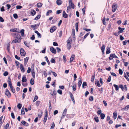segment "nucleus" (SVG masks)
<instances>
[{"label": "nucleus", "instance_id": "1", "mask_svg": "<svg viewBox=\"0 0 129 129\" xmlns=\"http://www.w3.org/2000/svg\"><path fill=\"white\" fill-rule=\"evenodd\" d=\"M20 38H21L20 36H19V37H16L15 40L13 41L12 42V43H16L20 42L21 41Z\"/></svg>", "mask_w": 129, "mask_h": 129}, {"label": "nucleus", "instance_id": "2", "mask_svg": "<svg viewBox=\"0 0 129 129\" xmlns=\"http://www.w3.org/2000/svg\"><path fill=\"white\" fill-rule=\"evenodd\" d=\"M67 48L68 50H70L71 48V43H72V40L69 39L67 41Z\"/></svg>", "mask_w": 129, "mask_h": 129}, {"label": "nucleus", "instance_id": "3", "mask_svg": "<svg viewBox=\"0 0 129 129\" xmlns=\"http://www.w3.org/2000/svg\"><path fill=\"white\" fill-rule=\"evenodd\" d=\"M20 54L22 56H24L25 55V52L24 49L23 48H21L20 50Z\"/></svg>", "mask_w": 129, "mask_h": 129}, {"label": "nucleus", "instance_id": "4", "mask_svg": "<svg viewBox=\"0 0 129 129\" xmlns=\"http://www.w3.org/2000/svg\"><path fill=\"white\" fill-rule=\"evenodd\" d=\"M5 94L9 98L11 97V95L10 93L9 92V90L8 89H6L5 92Z\"/></svg>", "mask_w": 129, "mask_h": 129}, {"label": "nucleus", "instance_id": "5", "mask_svg": "<svg viewBox=\"0 0 129 129\" xmlns=\"http://www.w3.org/2000/svg\"><path fill=\"white\" fill-rule=\"evenodd\" d=\"M50 50L51 52L53 53L56 54V51L55 49H54L53 47H51L50 48Z\"/></svg>", "mask_w": 129, "mask_h": 129}, {"label": "nucleus", "instance_id": "6", "mask_svg": "<svg viewBox=\"0 0 129 129\" xmlns=\"http://www.w3.org/2000/svg\"><path fill=\"white\" fill-rule=\"evenodd\" d=\"M74 4L72 3L69 4V6L68 7V9L74 8Z\"/></svg>", "mask_w": 129, "mask_h": 129}, {"label": "nucleus", "instance_id": "7", "mask_svg": "<svg viewBox=\"0 0 129 129\" xmlns=\"http://www.w3.org/2000/svg\"><path fill=\"white\" fill-rule=\"evenodd\" d=\"M10 31H11L12 32H16L17 33H19V29H17V28H15L14 29H11L10 30Z\"/></svg>", "mask_w": 129, "mask_h": 129}, {"label": "nucleus", "instance_id": "8", "mask_svg": "<svg viewBox=\"0 0 129 129\" xmlns=\"http://www.w3.org/2000/svg\"><path fill=\"white\" fill-rule=\"evenodd\" d=\"M117 5L116 4L113 3V12H115L117 8Z\"/></svg>", "mask_w": 129, "mask_h": 129}, {"label": "nucleus", "instance_id": "9", "mask_svg": "<svg viewBox=\"0 0 129 129\" xmlns=\"http://www.w3.org/2000/svg\"><path fill=\"white\" fill-rule=\"evenodd\" d=\"M118 29L119 30L118 31L120 33H121L123 32V31L125 29V28H121L120 27H118Z\"/></svg>", "mask_w": 129, "mask_h": 129}, {"label": "nucleus", "instance_id": "10", "mask_svg": "<svg viewBox=\"0 0 129 129\" xmlns=\"http://www.w3.org/2000/svg\"><path fill=\"white\" fill-rule=\"evenodd\" d=\"M20 69L21 71L23 73L25 71V70L23 65L22 64H20Z\"/></svg>", "mask_w": 129, "mask_h": 129}, {"label": "nucleus", "instance_id": "11", "mask_svg": "<svg viewBox=\"0 0 129 129\" xmlns=\"http://www.w3.org/2000/svg\"><path fill=\"white\" fill-rule=\"evenodd\" d=\"M56 27L55 26H53L51 27L50 29V32L51 33H52L55 30Z\"/></svg>", "mask_w": 129, "mask_h": 129}, {"label": "nucleus", "instance_id": "12", "mask_svg": "<svg viewBox=\"0 0 129 129\" xmlns=\"http://www.w3.org/2000/svg\"><path fill=\"white\" fill-rule=\"evenodd\" d=\"M79 80L78 82V86L79 87H80L81 84L82 83V81L81 78H79Z\"/></svg>", "mask_w": 129, "mask_h": 129}, {"label": "nucleus", "instance_id": "13", "mask_svg": "<svg viewBox=\"0 0 129 129\" xmlns=\"http://www.w3.org/2000/svg\"><path fill=\"white\" fill-rule=\"evenodd\" d=\"M70 97L72 101H73L74 104H75V102L73 95L71 93L70 94Z\"/></svg>", "mask_w": 129, "mask_h": 129}, {"label": "nucleus", "instance_id": "14", "mask_svg": "<svg viewBox=\"0 0 129 129\" xmlns=\"http://www.w3.org/2000/svg\"><path fill=\"white\" fill-rule=\"evenodd\" d=\"M75 57V56L74 55H72L70 59V62H72L73 61Z\"/></svg>", "mask_w": 129, "mask_h": 129}, {"label": "nucleus", "instance_id": "15", "mask_svg": "<svg viewBox=\"0 0 129 129\" xmlns=\"http://www.w3.org/2000/svg\"><path fill=\"white\" fill-rule=\"evenodd\" d=\"M63 17L64 18H67L68 17V15L64 11H63Z\"/></svg>", "mask_w": 129, "mask_h": 129}, {"label": "nucleus", "instance_id": "16", "mask_svg": "<svg viewBox=\"0 0 129 129\" xmlns=\"http://www.w3.org/2000/svg\"><path fill=\"white\" fill-rule=\"evenodd\" d=\"M28 59L29 57H26L24 59V64L25 65H26Z\"/></svg>", "mask_w": 129, "mask_h": 129}, {"label": "nucleus", "instance_id": "17", "mask_svg": "<svg viewBox=\"0 0 129 129\" xmlns=\"http://www.w3.org/2000/svg\"><path fill=\"white\" fill-rule=\"evenodd\" d=\"M56 3L58 5H59L61 4L62 1L61 0H57L56 1Z\"/></svg>", "mask_w": 129, "mask_h": 129}, {"label": "nucleus", "instance_id": "18", "mask_svg": "<svg viewBox=\"0 0 129 129\" xmlns=\"http://www.w3.org/2000/svg\"><path fill=\"white\" fill-rule=\"evenodd\" d=\"M27 81L26 77L25 76H23L22 77V82H25Z\"/></svg>", "mask_w": 129, "mask_h": 129}, {"label": "nucleus", "instance_id": "19", "mask_svg": "<svg viewBox=\"0 0 129 129\" xmlns=\"http://www.w3.org/2000/svg\"><path fill=\"white\" fill-rule=\"evenodd\" d=\"M73 90V91H75L76 89V85L75 83L73 84L72 86Z\"/></svg>", "mask_w": 129, "mask_h": 129}, {"label": "nucleus", "instance_id": "20", "mask_svg": "<svg viewBox=\"0 0 129 129\" xmlns=\"http://www.w3.org/2000/svg\"><path fill=\"white\" fill-rule=\"evenodd\" d=\"M105 47V45H102L101 48V49L103 53H104V52Z\"/></svg>", "mask_w": 129, "mask_h": 129}, {"label": "nucleus", "instance_id": "21", "mask_svg": "<svg viewBox=\"0 0 129 129\" xmlns=\"http://www.w3.org/2000/svg\"><path fill=\"white\" fill-rule=\"evenodd\" d=\"M30 83L32 85H33L34 83V79L31 78L30 79Z\"/></svg>", "mask_w": 129, "mask_h": 129}, {"label": "nucleus", "instance_id": "22", "mask_svg": "<svg viewBox=\"0 0 129 129\" xmlns=\"http://www.w3.org/2000/svg\"><path fill=\"white\" fill-rule=\"evenodd\" d=\"M95 84L98 87H100L101 85L100 84L99 81H95Z\"/></svg>", "mask_w": 129, "mask_h": 129}, {"label": "nucleus", "instance_id": "23", "mask_svg": "<svg viewBox=\"0 0 129 129\" xmlns=\"http://www.w3.org/2000/svg\"><path fill=\"white\" fill-rule=\"evenodd\" d=\"M42 4L41 3H39L37 4V6L38 8L41 7L42 6Z\"/></svg>", "mask_w": 129, "mask_h": 129}, {"label": "nucleus", "instance_id": "24", "mask_svg": "<svg viewBox=\"0 0 129 129\" xmlns=\"http://www.w3.org/2000/svg\"><path fill=\"white\" fill-rule=\"evenodd\" d=\"M100 116L101 118L102 119H104L105 116V115L104 114L101 113V114Z\"/></svg>", "mask_w": 129, "mask_h": 129}, {"label": "nucleus", "instance_id": "25", "mask_svg": "<svg viewBox=\"0 0 129 129\" xmlns=\"http://www.w3.org/2000/svg\"><path fill=\"white\" fill-rule=\"evenodd\" d=\"M51 94L53 96L55 95H56V93L55 90H54L53 92H51Z\"/></svg>", "mask_w": 129, "mask_h": 129}, {"label": "nucleus", "instance_id": "26", "mask_svg": "<svg viewBox=\"0 0 129 129\" xmlns=\"http://www.w3.org/2000/svg\"><path fill=\"white\" fill-rule=\"evenodd\" d=\"M87 85V84L86 82H83L82 85V87L83 88H84V86H86Z\"/></svg>", "mask_w": 129, "mask_h": 129}, {"label": "nucleus", "instance_id": "27", "mask_svg": "<svg viewBox=\"0 0 129 129\" xmlns=\"http://www.w3.org/2000/svg\"><path fill=\"white\" fill-rule=\"evenodd\" d=\"M113 86L115 87L116 90H118L119 89V87L118 85L116 84H114Z\"/></svg>", "mask_w": 129, "mask_h": 129}, {"label": "nucleus", "instance_id": "28", "mask_svg": "<svg viewBox=\"0 0 129 129\" xmlns=\"http://www.w3.org/2000/svg\"><path fill=\"white\" fill-rule=\"evenodd\" d=\"M24 30L23 29H22L20 31V33L21 34V35L22 36H23L24 35Z\"/></svg>", "mask_w": 129, "mask_h": 129}, {"label": "nucleus", "instance_id": "29", "mask_svg": "<svg viewBox=\"0 0 129 129\" xmlns=\"http://www.w3.org/2000/svg\"><path fill=\"white\" fill-rule=\"evenodd\" d=\"M110 48L109 47L107 48V50L106 51V54H109L110 53Z\"/></svg>", "mask_w": 129, "mask_h": 129}, {"label": "nucleus", "instance_id": "30", "mask_svg": "<svg viewBox=\"0 0 129 129\" xmlns=\"http://www.w3.org/2000/svg\"><path fill=\"white\" fill-rule=\"evenodd\" d=\"M95 77V75L92 76V77L91 79V81L92 82H93L94 80Z\"/></svg>", "mask_w": 129, "mask_h": 129}, {"label": "nucleus", "instance_id": "31", "mask_svg": "<svg viewBox=\"0 0 129 129\" xmlns=\"http://www.w3.org/2000/svg\"><path fill=\"white\" fill-rule=\"evenodd\" d=\"M78 23H77L75 24L76 26V30L77 31H78Z\"/></svg>", "mask_w": 129, "mask_h": 129}, {"label": "nucleus", "instance_id": "32", "mask_svg": "<svg viewBox=\"0 0 129 129\" xmlns=\"http://www.w3.org/2000/svg\"><path fill=\"white\" fill-rule=\"evenodd\" d=\"M24 44L27 47H29V44L27 43L26 41H24Z\"/></svg>", "mask_w": 129, "mask_h": 129}, {"label": "nucleus", "instance_id": "33", "mask_svg": "<svg viewBox=\"0 0 129 129\" xmlns=\"http://www.w3.org/2000/svg\"><path fill=\"white\" fill-rule=\"evenodd\" d=\"M117 114L116 113H113V118L115 119L117 116Z\"/></svg>", "mask_w": 129, "mask_h": 129}, {"label": "nucleus", "instance_id": "34", "mask_svg": "<svg viewBox=\"0 0 129 129\" xmlns=\"http://www.w3.org/2000/svg\"><path fill=\"white\" fill-rule=\"evenodd\" d=\"M37 25L36 24L32 25H31V27L34 28V30H35V27Z\"/></svg>", "mask_w": 129, "mask_h": 129}, {"label": "nucleus", "instance_id": "35", "mask_svg": "<svg viewBox=\"0 0 129 129\" xmlns=\"http://www.w3.org/2000/svg\"><path fill=\"white\" fill-rule=\"evenodd\" d=\"M10 88L12 92L13 93H14L15 91V89L14 88L13 86L10 87Z\"/></svg>", "mask_w": 129, "mask_h": 129}, {"label": "nucleus", "instance_id": "36", "mask_svg": "<svg viewBox=\"0 0 129 129\" xmlns=\"http://www.w3.org/2000/svg\"><path fill=\"white\" fill-rule=\"evenodd\" d=\"M45 58L46 59V61L48 63V65H49L50 63L47 57V56H45Z\"/></svg>", "mask_w": 129, "mask_h": 129}, {"label": "nucleus", "instance_id": "37", "mask_svg": "<svg viewBox=\"0 0 129 129\" xmlns=\"http://www.w3.org/2000/svg\"><path fill=\"white\" fill-rule=\"evenodd\" d=\"M94 119L97 122H98L99 121V120L98 119V117H94Z\"/></svg>", "mask_w": 129, "mask_h": 129}, {"label": "nucleus", "instance_id": "38", "mask_svg": "<svg viewBox=\"0 0 129 129\" xmlns=\"http://www.w3.org/2000/svg\"><path fill=\"white\" fill-rule=\"evenodd\" d=\"M52 12V11L51 10H49L47 12L46 14V15L47 16H48L49 14V13H51Z\"/></svg>", "mask_w": 129, "mask_h": 129}, {"label": "nucleus", "instance_id": "39", "mask_svg": "<svg viewBox=\"0 0 129 129\" xmlns=\"http://www.w3.org/2000/svg\"><path fill=\"white\" fill-rule=\"evenodd\" d=\"M17 107L19 109H20L22 107L21 104L20 103H19L17 105Z\"/></svg>", "mask_w": 129, "mask_h": 129}, {"label": "nucleus", "instance_id": "40", "mask_svg": "<svg viewBox=\"0 0 129 129\" xmlns=\"http://www.w3.org/2000/svg\"><path fill=\"white\" fill-rule=\"evenodd\" d=\"M119 73L120 75H122L123 74V71L121 69H119Z\"/></svg>", "mask_w": 129, "mask_h": 129}, {"label": "nucleus", "instance_id": "41", "mask_svg": "<svg viewBox=\"0 0 129 129\" xmlns=\"http://www.w3.org/2000/svg\"><path fill=\"white\" fill-rule=\"evenodd\" d=\"M51 72L52 73L53 75V76H54L55 77H56L57 76V74L56 73H55V72H53V71H51Z\"/></svg>", "mask_w": 129, "mask_h": 129}, {"label": "nucleus", "instance_id": "42", "mask_svg": "<svg viewBox=\"0 0 129 129\" xmlns=\"http://www.w3.org/2000/svg\"><path fill=\"white\" fill-rule=\"evenodd\" d=\"M8 73L7 72L5 71L3 73V75L5 76H6L8 75Z\"/></svg>", "mask_w": 129, "mask_h": 129}, {"label": "nucleus", "instance_id": "43", "mask_svg": "<svg viewBox=\"0 0 129 129\" xmlns=\"http://www.w3.org/2000/svg\"><path fill=\"white\" fill-rule=\"evenodd\" d=\"M41 16V15H37L35 18V19L36 20H37L39 19Z\"/></svg>", "mask_w": 129, "mask_h": 129}, {"label": "nucleus", "instance_id": "44", "mask_svg": "<svg viewBox=\"0 0 129 129\" xmlns=\"http://www.w3.org/2000/svg\"><path fill=\"white\" fill-rule=\"evenodd\" d=\"M50 61L52 63H55V59L52 58L51 59Z\"/></svg>", "mask_w": 129, "mask_h": 129}, {"label": "nucleus", "instance_id": "45", "mask_svg": "<svg viewBox=\"0 0 129 129\" xmlns=\"http://www.w3.org/2000/svg\"><path fill=\"white\" fill-rule=\"evenodd\" d=\"M57 92L60 94H61L62 93V91L60 89H59L57 91Z\"/></svg>", "mask_w": 129, "mask_h": 129}, {"label": "nucleus", "instance_id": "46", "mask_svg": "<svg viewBox=\"0 0 129 129\" xmlns=\"http://www.w3.org/2000/svg\"><path fill=\"white\" fill-rule=\"evenodd\" d=\"M67 109L66 108L65 109L64 111L62 113V114L66 115L67 113Z\"/></svg>", "mask_w": 129, "mask_h": 129}, {"label": "nucleus", "instance_id": "47", "mask_svg": "<svg viewBox=\"0 0 129 129\" xmlns=\"http://www.w3.org/2000/svg\"><path fill=\"white\" fill-rule=\"evenodd\" d=\"M15 19H17L18 18V16L16 14H14L13 15Z\"/></svg>", "mask_w": 129, "mask_h": 129}, {"label": "nucleus", "instance_id": "48", "mask_svg": "<svg viewBox=\"0 0 129 129\" xmlns=\"http://www.w3.org/2000/svg\"><path fill=\"white\" fill-rule=\"evenodd\" d=\"M21 113L22 114H23V115H24L25 113L24 109L23 108H22L21 109Z\"/></svg>", "mask_w": 129, "mask_h": 129}, {"label": "nucleus", "instance_id": "49", "mask_svg": "<svg viewBox=\"0 0 129 129\" xmlns=\"http://www.w3.org/2000/svg\"><path fill=\"white\" fill-rule=\"evenodd\" d=\"M36 12L35 10H33L31 12V14L33 16H34L36 14Z\"/></svg>", "mask_w": 129, "mask_h": 129}, {"label": "nucleus", "instance_id": "50", "mask_svg": "<svg viewBox=\"0 0 129 129\" xmlns=\"http://www.w3.org/2000/svg\"><path fill=\"white\" fill-rule=\"evenodd\" d=\"M89 100L91 101H92L93 100V96H91L89 98Z\"/></svg>", "mask_w": 129, "mask_h": 129}, {"label": "nucleus", "instance_id": "51", "mask_svg": "<svg viewBox=\"0 0 129 129\" xmlns=\"http://www.w3.org/2000/svg\"><path fill=\"white\" fill-rule=\"evenodd\" d=\"M53 45L55 46H58V44L56 42H53Z\"/></svg>", "mask_w": 129, "mask_h": 129}, {"label": "nucleus", "instance_id": "52", "mask_svg": "<svg viewBox=\"0 0 129 129\" xmlns=\"http://www.w3.org/2000/svg\"><path fill=\"white\" fill-rule=\"evenodd\" d=\"M111 76H109L107 80V81L108 82H110L111 80Z\"/></svg>", "mask_w": 129, "mask_h": 129}, {"label": "nucleus", "instance_id": "53", "mask_svg": "<svg viewBox=\"0 0 129 129\" xmlns=\"http://www.w3.org/2000/svg\"><path fill=\"white\" fill-rule=\"evenodd\" d=\"M11 115L12 117L14 119L15 118V116H14V115L13 113L12 112L11 113Z\"/></svg>", "mask_w": 129, "mask_h": 129}, {"label": "nucleus", "instance_id": "54", "mask_svg": "<svg viewBox=\"0 0 129 129\" xmlns=\"http://www.w3.org/2000/svg\"><path fill=\"white\" fill-rule=\"evenodd\" d=\"M113 59V54H111L110 55V57L109 58L110 60H111Z\"/></svg>", "mask_w": 129, "mask_h": 129}, {"label": "nucleus", "instance_id": "55", "mask_svg": "<svg viewBox=\"0 0 129 129\" xmlns=\"http://www.w3.org/2000/svg\"><path fill=\"white\" fill-rule=\"evenodd\" d=\"M54 126H55V124H54V123L53 122V123L52 125H51V127L50 129H53V128L54 127Z\"/></svg>", "mask_w": 129, "mask_h": 129}, {"label": "nucleus", "instance_id": "56", "mask_svg": "<svg viewBox=\"0 0 129 129\" xmlns=\"http://www.w3.org/2000/svg\"><path fill=\"white\" fill-rule=\"evenodd\" d=\"M62 31L61 30L59 32V37H61L62 35Z\"/></svg>", "mask_w": 129, "mask_h": 129}, {"label": "nucleus", "instance_id": "57", "mask_svg": "<svg viewBox=\"0 0 129 129\" xmlns=\"http://www.w3.org/2000/svg\"><path fill=\"white\" fill-rule=\"evenodd\" d=\"M120 33L118 32L117 33H115L114 34L116 36H118Z\"/></svg>", "mask_w": 129, "mask_h": 129}, {"label": "nucleus", "instance_id": "58", "mask_svg": "<svg viewBox=\"0 0 129 129\" xmlns=\"http://www.w3.org/2000/svg\"><path fill=\"white\" fill-rule=\"evenodd\" d=\"M22 7L21 6H16V8L17 9H19L22 8Z\"/></svg>", "mask_w": 129, "mask_h": 129}, {"label": "nucleus", "instance_id": "59", "mask_svg": "<svg viewBox=\"0 0 129 129\" xmlns=\"http://www.w3.org/2000/svg\"><path fill=\"white\" fill-rule=\"evenodd\" d=\"M74 80L75 81L76 80V79L77 78V76L76 74H74Z\"/></svg>", "mask_w": 129, "mask_h": 129}, {"label": "nucleus", "instance_id": "60", "mask_svg": "<svg viewBox=\"0 0 129 129\" xmlns=\"http://www.w3.org/2000/svg\"><path fill=\"white\" fill-rule=\"evenodd\" d=\"M35 39V37L34 35H33L31 37H30V39L32 40H34Z\"/></svg>", "mask_w": 129, "mask_h": 129}, {"label": "nucleus", "instance_id": "61", "mask_svg": "<svg viewBox=\"0 0 129 129\" xmlns=\"http://www.w3.org/2000/svg\"><path fill=\"white\" fill-rule=\"evenodd\" d=\"M56 49L57 51V52L59 53L61 51V49L59 47H57Z\"/></svg>", "mask_w": 129, "mask_h": 129}, {"label": "nucleus", "instance_id": "62", "mask_svg": "<svg viewBox=\"0 0 129 129\" xmlns=\"http://www.w3.org/2000/svg\"><path fill=\"white\" fill-rule=\"evenodd\" d=\"M102 112L101 110H98L97 111V113L98 115L101 114V113Z\"/></svg>", "mask_w": 129, "mask_h": 129}, {"label": "nucleus", "instance_id": "63", "mask_svg": "<svg viewBox=\"0 0 129 129\" xmlns=\"http://www.w3.org/2000/svg\"><path fill=\"white\" fill-rule=\"evenodd\" d=\"M31 71V69L30 67H28L27 70V73H29Z\"/></svg>", "mask_w": 129, "mask_h": 129}, {"label": "nucleus", "instance_id": "64", "mask_svg": "<svg viewBox=\"0 0 129 129\" xmlns=\"http://www.w3.org/2000/svg\"><path fill=\"white\" fill-rule=\"evenodd\" d=\"M26 122L24 121V120H22V121H21V123L22 124H23V125H25L26 123Z\"/></svg>", "mask_w": 129, "mask_h": 129}]
</instances>
